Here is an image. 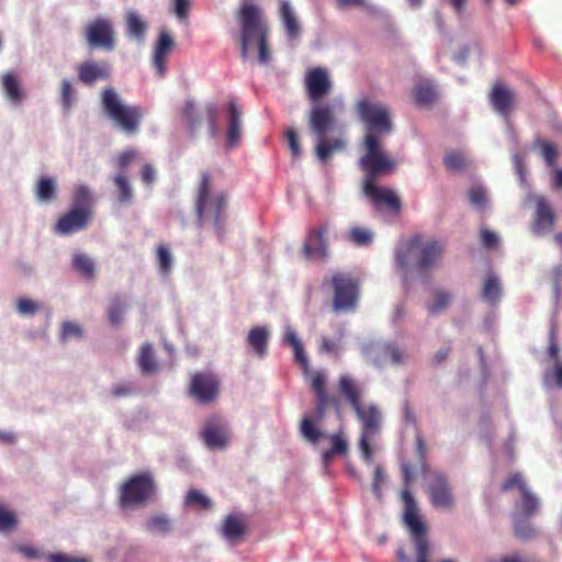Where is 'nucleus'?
I'll return each mask as SVG.
<instances>
[{
    "label": "nucleus",
    "instance_id": "c03bdc74",
    "mask_svg": "<svg viewBox=\"0 0 562 562\" xmlns=\"http://www.w3.org/2000/svg\"><path fill=\"white\" fill-rule=\"evenodd\" d=\"M470 203L479 210H484L487 204L486 190L481 186H473L468 192Z\"/></svg>",
    "mask_w": 562,
    "mask_h": 562
},
{
    "label": "nucleus",
    "instance_id": "09e8293b",
    "mask_svg": "<svg viewBox=\"0 0 562 562\" xmlns=\"http://www.w3.org/2000/svg\"><path fill=\"white\" fill-rule=\"evenodd\" d=\"M516 538L521 540L530 539L533 535L531 525L526 520H516L514 526Z\"/></svg>",
    "mask_w": 562,
    "mask_h": 562
},
{
    "label": "nucleus",
    "instance_id": "680f3d73",
    "mask_svg": "<svg viewBox=\"0 0 562 562\" xmlns=\"http://www.w3.org/2000/svg\"><path fill=\"white\" fill-rule=\"evenodd\" d=\"M481 241L484 247L492 248L497 245L498 236L488 229H483L481 232Z\"/></svg>",
    "mask_w": 562,
    "mask_h": 562
},
{
    "label": "nucleus",
    "instance_id": "423d86ee",
    "mask_svg": "<svg viewBox=\"0 0 562 562\" xmlns=\"http://www.w3.org/2000/svg\"><path fill=\"white\" fill-rule=\"evenodd\" d=\"M443 254L441 241L415 235L397 248L395 259L401 269L413 265L418 274L427 276L439 265Z\"/></svg>",
    "mask_w": 562,
    "mask_h": 562
},
{
    "label": "nucleus",
    "instance_id": "473e14b6",
    "mask_svg": "<svg viewBox=\"0 0 562 562\" xmlns=\"http://www.w3.org/2000/svg\"><path fill=\"white\" fill-rule=\"evenodd\" d=\"M502 296V288L497 277L488 276L483 284L482 297L491 304H496Z\"/></svg>",
    "mask_w": 562,
    "mask_h": 562
},
{
    "label": "nucleus",
    "instance_id": "58836bf2",
    "mask_svg": "<svg viewBox=\"0 0 562 562\" xmlns=\"http://www.w3.org/2000/svg\"><path fill=\"white\" fill-rule=\"evenodd\" d=\"M126 23H127L128 34L134 36L138 41H142L145 35L146 25L139 19V16L135 12H130L126 15Z\"/></svg>",
    "mask_w": 562,
    "mask_h": 562
},
{
    "label": "nucleus",
    "instance_id": "864d4df0",
    "mask_svg": "<svg viewBox=\"0 0 562 562\" xmlns=\"http://www.w3.org/2000/svg\"><path fill=\"white\" fill-rule=\"evenodd\" d=\"M403 418L406 424L412 425L413 427H415L417 429L416 434L417 432L422 434V431L418 429V423H417L415 413L413 411V407L407 400L404 401V403H403Z\"/></svg>",
    "mask_w": 562,
    "mask_h": 562
},
{
    "label": "nucleus",
    "instance_id": "4d7b16f0",
    "mask_svg": "<svg viewBox=\"0 0 562 562\" xmlns=\"http://www.w3.org/2000/svg\"><path fill=\"white\" fill-rule=\"evenodd\" d=\"M547 382H554L558 387H562V363L557 362L552 370L546 372Z\"/></svg>",
    "mask_w": 562,
    "mask_h": 562
},
{
    "label": "nucleus",
    "instance_id": "8fccbe9b",
    "mask_svg": "<svg viewBox=\"0 0 562 562\" xmlns=\"http://www.w3.org/2000/svg\"><path fill=\"white\" fill-rule=\"evenodd\" d=\"M82 336V328L74 322H65L61 329V338L64 340L69 338H80Z\"/></svg>",
    "mask_w": 562,
    "mask_h": 562
},
{
    "label": "nucleus",
    "instance_id": "412c9836",
    "mask_svg": "<svg viewBox=\"0 0 562 562\" xmlns=\"http://www.w3.org/2000/svg\"><path fill=\"white\" fill-rule=\"evenodd\" d=\"M78 79L86 86L98 80H106L111 76V67L106 61L87 60L77 67Z\"/></svg>",
    "mask_w": 562,
    "mask_h": 562
},
{
    "label": "nucleus",
    "instance_id": "393cba45",
    "mask_svg": "<svg viewBox=\"0 0 562 562\" xmlns=\"http://www.w3.org/2000/svg\"><path fill=\"white\" fill-rule=\"evenodd\" d=\"M269 340V333L265 327H254L249 330L247 336V345L254 350V352L262 358L267 355V347Z\"/></svg>",
    "mask_w": 562,
    "mask_h": 562
},
{
    "label": "nucleus",
    "instance_id": "f03ea898",
    "mask_svg": "<svg viewBox=\"0 0 562 562\" xmlns=\"http://www.w3.org/2000/svg\"><path fill=\"white\" fill-rule=\"evenodd\" d=\"M356 111L364 124L363 147L366 153L359 160L390 157L382 147V138L393 131V122L389 108L382 102L368 97L361 98L356 104Z\"/></svg>",
    "mask_w": 562,
    "mask_h": 562
},
{
    "label": "nucleus",
    "instance_id": "a18cd8bd",
    "mask_svg": "<svg viewBox=\"0 0 562 562\" xmlns=\"http://www.w3.org/2000/svg\"><path fill=\"white\" fill-rule=\"evenodd\" d=\"M157 261L160 272L168 274L171 270L172 258L170 251L164 245H160L157 248Z\"/></svg>",
    "mask_w": 562,
    "mask_h": 562
},
{
    "label": "nucleus",
    "instance_id": "603ef678",
    "mask_svg": "<svg viewBox=\"0 0 562 562\" xmlns=\"http://www.w3.org/2000/svg\"><path fill=\"white\" fill-rule=\"evenodd\" d=\"M285 137L289 143V147L292 151V155L297 157L301 154V146L297 137V133L293 127H289L285 131Z\"/></svg>",
    "mask_w": 562,
    "mask_h": 562
},
{
    "label": "nucleus",
    "instance_id": "cd10ccee",
    "mask_svg": "<svg viewBox=\"0 0 562 562\" xmlns=\"http://www.w3.org/2000/svg\"><path fill=\"white\" fill-rule=\"evenodd\" d=\"M137 362L142 373L144 374H151L158 369L155 351L149 342H146L140 347Z\"/></svg>",
    "mask_w": 562,
    "mask_h": 562
},
{
    "label": "nucleus",
    "instance_id": "ea45409f",
    "mask_svg": "<svg viewBox=\"0 0 562 562\" xmlns=\"http://www.w3.org/2000/svg\"><path fill=\"white\" fill-rule=\"evenodd\" d=\"M443 165L449 171H461L467 167V158L462 153L452 150L445 155Z\"/></svg>",
    "mask_w": 562,
    "mask_h": 562
},
{
    "label": "nucleus",
    "instance_id": "5701e85b",
    "mask_svg": "<svg viewBox=\"0 0 562 562\" xmlns=\"http://www.w3.org/2000/svg\"><path fill=\"white\" fill-rule=\"evenodd\" d=\"M229 124L226 135V145L228 148L236 147L241 138V111L235 101H231L227 105Z\"/></svg>",
    "mask_w": 562,
    "mask_h": 562
},
{
    "label": "nucleus",
    "instance_id": "f704fd0d",
    "mask_svg": "<svg viewBox=\"0 0 562 562\" xmlns=\"http://www.w3.org/2000/svg\"><path fill=\"white\" fill-rule=\"evenodd\" d=\"M113 182L117 190V200L122 204H128L133 200V190L127 177L122 173H117L113 178Z\"/></svg>",
    "mask_w": 562,
    "mask_h": 562
},
{
    "label": "nucleus",
    "instance_id": "ddd939ff",
    "mask_svg": "<svg viewBox=\"0 0 562 562\" xmlns=\"http://www.w3.org/2000/svg\"><path fill=\"white\" fill-rule=\"evenodd\" d=\"M182 119L191 131L202 125L204 120L207 121L209 133L212 137L217 134V108L213 103L206 104L203 109H199L193 101H187L182 108Z\"/></svg>",
    "mask_w": 562,
    "mask_h": 562
},
{
    "label": "nucleus",
    "instance_id": "7c9ffc66",
    "mask_svg": "<svg viewBox=\"0 0 562 562\" xmlns=\"http://www.w3.org/2000/svg\"><path fill=\"white\" fill-rule=\"evenodd\" d=\"M56 180L50 177L38 178L35 186V195L42 202H50L56 196Z\"/></svg>",
    "mask_w": 562,
    "mask_h": 562
},
{
    "label": "nucleus",
    "instance_id": "9b49d317",
    "mask_svg": "<svg viewBox=\"0 0 562 562\" xmlns=\"http://www.w3.org/2000/svg\"><path fill=\"white\" fill-rule=\"evenodd\" d=\"M156 492L154 477L148 472L132 475L120 488L121 507L146 504Z\"/></svg>",
    "mask_w": 562,
    "mask_h": 562
},
{
    "label": "nucleus",
    "instance_id": "f3484780",
    "mask_svg": "<svg viewBox=\"0 0 562 562\" xmlns=\"http://www.w3.org/2000/svg\"><path fill=\"white\" fill-rule=\"evenodd\" d=\"M328 225L322 224L317 228H311L307 232L306 240L303 244L302 251L307 260L318 257L326 259L328 257V240L326 235Z\"/></svg>",
    "mask_w": 562,
    "mask_h": 562
},
{
    "label": "nucleus",
    "instance_id": "0e129e2a",
    "mask_svg": "<svg viewBox=\"0 0 562 562\" xmlns=\"http://www.w3.org/2000/svg\"><path fill=\"white\" fill-rule=\"evenodd\" d=\"M190 8L189 0H175V12L178 18L183 19L188 15Z\"/></svg>",
    "mask_w": 562,
    "mask_h": 562
},
{
    "label": "nucleus",
    "instance_id": "0eeeda50",
    "mask_svg": "<svg viewBox=\"0 0 562 562\" xmlns=\"http://www.w3.org/2000/svg\"><path fill=\"white\" fill-rule=\"evenodd\" d=\"M195 214L198 224L203 226L210 223L214 226L217 235L223 234L222 223L227 206L226 194L222 191L215 192L212 189V176L210 172H202L195 195Z\"/></svg>",
    "mask_w": 562,
    "mask_h": 562
},
{
    "label": "nucleus",
    "instance_id": "7ed1b4c3",
    "mask_svg": "<svg viewBox=\"0 0 562 562\" xmlns=\"http://www.w3.org/2000/svg\"><path fill=\"white\" fill-rule=\"evenodd\" d=\"M238 19L241 57L247 58L249 45L256 42L259 64L268 65L272 59V54L268 45L269 26L262 10L255 3H243L238 10Z\"/></svg>",
    "mask_w": 562,
    "mask_h": 562
},
{
    "label": "nucleus",
    "instance_id": "f257e3e1",
    "mask_svg": "<svg viewBox=\"0 0 562 562\" xmlns=\"http://www.w3.org/2000/svg\"><path fill=\"white\" fill-rule=\"evenodd\" d=\"M310 385L315 394V408L312 415H305L300 423V434L304 440L316 446L322 439H328L330 448L322 452V461L328 467L337 456L348 452V442L342 431L326 434L318 426L325 418L327 409L331 408L340 416L344 402L352 409L362 405L363 387L359 381L349 374H342L338 379L337 394L329 393L326 387V373L323 371L310 372Z\"/></svg>",
    "mask_w": 562,
    "mask_h": 562
},
{
    "label": "nucleus",
    "instance_id": "a211bd4d",
    "mask_svg": "<svg viewBox=\"0 0 562 562\" xmlns=\"http://www.w3.org/2000/svg\"><path fill=\"white\" fill-rule=\"evenodd\" d=\"M92 212L72 207L56 223L55 231L59 235H71L87 228Z\"/></svg>",
    "mask_w": 562,
    "mask_h": 562
},
{
    "label": "nucleus",
    "instance_id": "f8f14e48",
    "mask_svg": "<svg viewBox=\"0 0 562 562\" xmlns=\"http://www.w3.org/2000/svg\"><path fill=\"white\" fill-rule=\"evenodd\" d=\"M221 382L212 372H196L191 376L189 394L200 404H211L220 395Z\"/></svg>",
    "mask_w": 562,
    "mask_h": 562
},
{
    "label": "nucleus",
    "instance_id": "79ce46f5",
    "mask_svg": "<svg viewBox=\"0 0 562 562\" xmlns=\"http://www.w3.org/2000/svg\"><path fill=\"white\" fill-rule=\"evenodd\" d=\"M186 504L200 509H211L212 501L198 490H190L186 496Z\"/></svg>",
    "mask_w": 562,
    "mask_h": 562
},
{
    "label": "nucleus",
    "instance_id": "bb28decb",
    "mask_svg": "<svg viewBox=\"0 0 562 562\" xmlns=\"http://www.w3.org/2000/svg\"><path fill=\"white\" fill-rule=\"evenodd\" d=\"M280 18L284 24L286 35L291 38L296 37L300 34V24L288 0H280Z\"/></svg>",
    "mask_w": 562,
    "mask_h": 562
},
{
    "label": "nucleus",
    "instance_id": "6e6d98bb",
    "mask_svg": "<svg viewBox=\"0 0 562 562\" xmlns=\"http://www.w3.org/2000/svg\"><path fill=\"white\" fill-rule=\"evenodd\" d=\"M74 89L68 80L61 82V102L66 110H69L72 103Z\"/></svg>",
    "mask_w": 562,
    "mask_h": 562
},
{
    "label": "nucleus",
    "instance_id": "5fc2aeb1",
    "mask_svg": "<svg viewBox=\"0 0 562 562\" xmlns=\"http://www.w3.org/2000/svg\"><path fill=\"white\" fill-rule=\"evenodd\" d=\"M385 480V473L381 465H375L373 472V482H372V491L373 493L380 497L381 496V484Z\"/></svg>",
    "mask_w": 562,
    "mask_h": 562
},
{
    "label": "nucleus",
    "instance_id": "c85d7f7f",
    "mask_svg": "<svg viewBox=\"0 0 562 562\" xmlns=\"http://www.w3.org/2000/svg\"><path fill=\"white\" fill-rule=\"evenodd\" d=\"M223 535L226 539L234 541L239 539L246 531L245 522L235 515H228L222 527Z\"/></svg>",
    "mask_w": 562,
    "mask_h": 562
},
{
    "label": "nucleus",
    "instance_id": "774afa93",
    "mask_svg": "<svg viewBox=\"0 0 562 562\" xmlns=\"http://www.w3.org/2000/svg\"><path fill=\"white\" fill-rule=\"evenodd\" d=\"M132 393V387L128 384H119L112 389V394L115 397L127 396Z\"/></svg>",
    "mask_w": 562,
    "mask_h": 562
},
{
    "label": "nucleus",
    "instance_id": "a878e982",
    "mask_svg": "<svg viewBox=\"0 0 562 562\" xmlns=\"http://www.w3.org/2000/svg\"><path fill=\"white\" fill-rule=\"evenodd\" d=\"M71 267L85 280L91 281L95 278V265L93 260L83 252H75L72 255Z\"/></svg>",
    "mask_w": 562,
    "mask_h": 562
},
{
    "label": "nucleus",
    "instance_id": "49530a36",
    "mask_svg": "<svg viewBox=\"0 0 562 562\" xmlns=\"http://www.w3.org/2000/svg\"><path fill=\"white\" fill-rule=\"evenodd\" d=\"M514 487H517L520 493L528 488L526 482L524 481V477L522 475L519 473V472H515L513 474H510L503 483H502V491L503 492H506V491H509Z\"/></svg>",
    "mask_w": 562,
    "mask_h": 562
},
{
    "label": "nucleus",
    "instance_id": "dca6fc26",
    "mask_svg": "<svg viewBox=\"0 0 562 562\" xmlns=\"http://www.w3.org/2000/svg\"><path fill=\"white\" fill-rule=\"evenodd\" d=\"M304 85L311 104L323 102L322 99L331 90L328 72L321 67L313 68L306 74Z\"/></svg>",
    "mask_w": 562,
    "mask_h": 562
},
{
    "label": "nucleus",
    "instance_id": "4c0bfd02",
    "mask_svg": "<svg viewBox=\"0 0 562 562\" xmlns=\"http://www.w3.org/2000/svg\"><path fill=\"white\" fill-rule=\"evenodd\" d=\"M146 528L150 532L166 535L171 530V524L166 515H157L146 521Z\"/></svg>",
    "mask_w": 562,
    "mask_h": 562
},
{
    "label": "nucleus",
    "instance_id": "13d9d810",
    "mask_svg": "<svg viewBox=\"0 0 562 562\" xmlns=\"http://www.w3.org/2000/svg\"><path fill=\"white\" fill-rule=\"evenodd\" d=\"M548 356L550 359L557 361L559 358L560 348L557 341L555 331L552 328L549 334V346H548Z\"/></svg>",
    "mask_w": 562,
    "mask_h": 562
},
{
    "label": "nucleus",
    "instance_id": "052dcab7",
    "mask_svg": "<svg viewBox=\"0 0 562 562\" xmlns=\"http://www.w3.org/2000/svg\"><path fill=\"white\" fill-rule=\"evenodd\" d=\"M13 549L29 560L37 559L41 557V553L37 549H35L31 546H27V544H16V546H14Z\"/></svg>",
    "mask_w": 562,
    "mask_h": 562
},
{
    "label": "nucleus",
    "instance_id": "b1692460",
    "mask_svg": "<svg viewBox=\"0 0 562 562\" xmlns=\"http://www.w3.org/2000/svg\"><path fill=\"white\" fill-rule=\"evenodd\" d=\"M2 90L5 98L12 104H20L25 98V92L19 81V78L13 72H7L2 76Z\"/></svg>",
    "mask_w": 562,
    "mask_h": 562
},
{
    "label": "nucleus",
    "instance_id": "4be33fe9",
    "mask_svg": "<svg viewBox=\"0 0 562 562\" xmlns=\"http://www.w3.org/2000/svg\"><path fill=\"white\" fill-rule=\"evenodd\" d=\"M176 43L167 31H160L158 38L154 45L153 65L160 77L166 74V63L168 55L175 48Z\"/></svg>",
    "mask_w": 562,
    "mask_h": 562
},
{
    "label": "nucleus",
    "instance_id": "6ab92c4d",
    "mask_svg": "<svg viewBox=\"0 0 562 562\" xmlns=\"http://www.w3.org/2000/svg\"><path fill=\"white\" fill-rule=\"evenodd\" d=\"M488 100L493 109L505 119L509 117L517 101L514 91L501 82L494 83Z\"/></svg>",
    "mask_w": 562,
    "mask_h": 562
},
{
    "label": "nucleus",
    "instance_id": "e433bc0d",
    "mask_svg": "<svg viewBox=\"0 0 562 562\" xmlns=\"http://www.w3.org/2000/svg\"><path fill=\"white\" fill-rule=\"evenodd\" d=\"M74 204L75 209H81L86 212H91L93 199L90 190L87 187L80 186L76 189L74 195Z\"/></svg>",
    "mask_w": 562,
    "mask_h": 562
},
{
    "label": "nucleus",
    "instance_id": "aec40b11",
    "mask_svg": "<svg viewBox=\"0 0 562 562\" xmlns=\"http://www.w3.org/2000/svg\"><path fill=\"white\" fill-rule=\"evenodd\" d=\"M536 211L533 215L532 228L537 234H544L551 231L554 225L555 214L544 196L535 195Z\"/></svg>",
    "mask_w": 562,
    "mask_h": 562
},
{
    "label": "nucleus",
    "instance_id": "39448f33",
    "mask_svg": "<svg viewBox=\"0 0 562 562\" xmlns=\"http://www.w3.org/2000/svg\"><path fill=\"white\" fill-rule=\"evenodd\" d=\"M308 127L316 138L315 153L322 162H326L335 150L345 147V142L340 138L327 139L329 134L340 128L335 103H312L308 112Z\"/></svg>",
    "mask_w": 562,
    "mask_h": 562
},
{
    "label": "nucleus",
    "instance_id": "c9c22d12",
    "mask_svg": "<svg viewBox=\"0 0 562 562\" xmlns=\"http://www.w3.org/2000/svg\"><path fill=\"white\" fill-rule=\"evenodd\" d=\"M521 514L525 517H530L538 513L539 510V499L538 497L529 490L526 488L521 493Z\"/></svg>",
    "mask_w": 562,
    "mask_h": 562
},
{
    "label": "nucleus",
    "instance_id": "2f4dec72",
    "mask_svg": "<svg viewBox=\"0 0 562 562\" xmlns=\"http://www.w3.org/2000/svg\"><path fill=\"white\" fill-rule=\"evenodd\" d=\"M284 340L293 348L295 360L302 366L305 372H307L308 360L304 351V347L301 340L297 338L295 331L288 328L284 333Z\"/></svg>",
    "mask_w": 562,
    "mask_h": 562
},
{
    "label": "nucleus",
    "instance_id": "de8ad7c7",
    "mask_svg": "<svg viewBox=\"0 0 562 562\" xmlns=\"http://www.w3.org/2000/svg\"><path fill=\"white\" fill-rule=\"evenodd\" d=\"M383 352L394 364H401L405 360V352L394 344L385 345Z\"/></svg>",
    "mask_w": 562,
    "mask_h": 562
},
{
    "label": "nucleus",
    "instance_id": "69168bd1",
    "mask_svg": "<svg viewBox=\"0 0 562 562\" xmlns=\"http://www.w3.org/2000/svg\"><path fill=\"white\" fill-rule=\"evenodd\" d=\"M142 181L149 186L155 181L156 172L150 165H145L140 172Z\"/></svg>",
    "mask_w": 562,
    "mask_h": 562
},
{
    "label": "nucleus",
    "instance_id": "bf43d9fd",
    "mask_svg": "<svg viewBox=\"0 0 562 562\" xmlns=\"http://www.w3.org/2000/svg\"><path fill=\"white\" fill-rule=\"evenodd\" d=\"M37 310L36 303L32 300L22 297L18 301V311L20 314H33Z\"/></svg>",
    "mask_w": 562,
    "mask_h": 562
},
{
    "label": "nucleus",
    "instance_id": "a19ab883",
    "mask_svg": "<svg viewBox=\"0 0 562 562\" xmlns=\"http://www.w3.org/2000/svg\"><path fill=\"white\" fill-rule=\"evenodd\" d=\"M452 296L449 292L437 290L434 294V301L428 305V311L431 314H438L446 310L451 303Z\"/></svg>",
    "mask_w": 562,
    "mask_h": 562
},
{
    "label": "nucleus",
    "instance_id": "338daca9",
    "mask_svg": "<svg viewBox=\"0 0 562 562\" xmlns=\"http://www.w3.org/2000/svg\"><path fill=\"white\" fill-rule=\"evenodd\" d=\"M133 158H134L133 151L122 153L117 158L119 167L124 171L128 167V165Z\"/></svg>",
    "mask_w": 562,
    "mask_h": 562
},
{
    "label": "nucleus",
    "instance_id": "c756f323",
    "mask_svg": "<svg viewBox=\"0 0 562 562\" xmlns=\"http://www.w3.org/2000/svg\"><path fill=\"white\" fill-rule=\"evenodd\" d=\"M413 98L416 104L420 106L430 105L436 99V92L429 81H420L413 89Z\"/></svg>",
    "mask_w": 562,
    "mask_h": 562
},
{
    "label": "nucleus",
    "instance_id": "3c124183",
    "mask_svg": "<svg viewBox=\"0 0 562 562\" xmlns=\"http://www.w3.org/2000/svg\"><path fill=\"white\" fill-rule=\"evenodd\" d=\"M16 526L14 514L0 507V531H8Z\"/></svg>",
    "mask_w": 562,
    "mask_h": 562
},
{
    "label": "nucleus",
    "instance_id": "4468645a",
    "mask_svg": "<svg viewBox=\"0 0 562 562\" xmlns=\"http://www.w3.org/2000/svg\"><path fill=\"white\" fill-rule=\"evenodd\" d=\"M86 38L92 48L112 52L115 48V33L109 19L98 18L86 26Z\"/></svg>",
    "mask_w": 562,
    "mask_h": 562
},
{
    "label": "nucleus",
    "instance_id": "9d476101",
    "mask_svg": "<svg viewBox=\"0 0 562 562\" xmlns=\"http://www.w3.org/2000/svg\"><path fill=\"white\" fill-rule=\"evenodd\" d=\"M329 285L333 290V308L335 312H350L359 299V280L351 273L337 271L333 273Z\"/></svg>",
    "mask_w": 562,
    "mask_h": 562
},
{
    "label": "nucleus",
    "instance_id": "2eb2a0df",
    "mask_svg": "<svg viewBox=\"0 0 562 562\" xmlns=\"http://www.w3.org/2000/svg\"><path fill=\"white\" fill-rule=\"evenodd\" d=\"M201 438L211 450H222L229 442V432L226 423L218 416L205 420Z\"/></svg>",
    "mask_w": 562,
    "mask_h": 562
},
{
    "label": "nucleus",
    "instance_id": "1a4fd4ad",
    "mask_svg": "<svg viewBox=\"0 0 562 562\" xmlns=\"http://www.w3.org/2000/svg\"><path fill=\"white\" fill-rule=\"evenodd\" d=\"M357 419L361 424L360 451L366 462L372 460L371 440L376 437L382 428V412L374 403L362 404L353 409Z\"/></svg>",
    "mask_w": 562,
    "mask_h": 562
},
{
    "label": "nucleus",
    "instance_id": "e2e57ef3",
    "mask_svg": "<svg viewBox=\"0 0 562 562\" xmlns=\"http://www.w3.org/2000/svg\"><path fill=\"white\" fill-rule=\"evenodd\" d=\"M49 562H89L83 558L69 557L63 553H55L48 555Z\"/></svg>",
    "mask_w": 562,
    "mask_h": 562
},
{
    "label": "nucleus",
    "instance_id": "37998d69",
    "mask_svg": "<svg viewBox=\"0 0 562 562\" xmlns=\"http://www.w3.org/2000/svg\"><path fill=\"white\" fill-rule=\"evenodd\" d=\"M124 303L121 301L119 296H114L111 299L109 308H108V317L110 323L113 326H119L123 318L124 313Z\"/></svg>",
    "mask_w": 562,
    "mask_h": 562
},
{
    "label": "nucleus",
    "instance_id": "6e6552de",
    "mask_svg": "<svg viewBox=\"0 0 562 562\" xmlns=\"http://www.w3.org/2000/svg\"><path fill=\"white\" fill-rule=\"evenodd\" d=\"M102 111L112 124L126 135H135L140 127L144 110L139 105L123 102L113 88H105L101 93Z\"/></svg>",
    "mask_w": 562,
    "mask_h": 562
},
{
    "label": "nucleus",
    "instance_id": "72a5a7b5",
    "mask_svg": "<svg viewBox=\"0 0 562 562\" xmlns=\"http://www.w3.org/2000/svg\"><path fill=\"white\" fill-rule=\"evenodd\" d=\"M346 239L358 247H366L373 241V233L367 227L353 226L347 233Z\"/></svg>",
    "mask_w": 562,
    "mask_h": 562
},
{
    "label": "nucleus",
    "instance_id": "20e7f679",
    "mask_svg": "<svg viewBox=\"0 0 562 562\" xmlns=\"http://www.w3.org/2000/svg\"><path fill=\"white\" fill-rule=\"evenodd\" d=\"M359 166L364 172L362 183L363 194L378 209L385 207L390 212L397 214L401 211V199L391 189L379 187L376 179L382 176L391 175L395 170V161L391 157L359 160Z\"/></svg>",
    "mask_w": 562,
    "mask_h": 562
}]
</instances>
